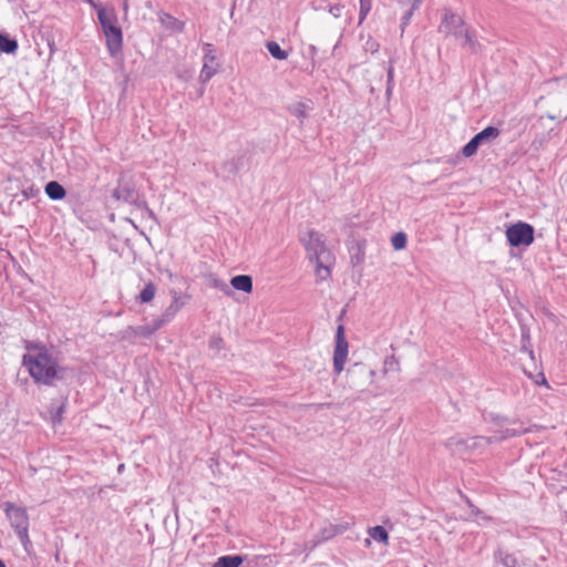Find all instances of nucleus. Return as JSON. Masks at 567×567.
Returning a JSON list of instances; mask_svg holds the SVG:
<instances>
[{"mask_svg":"<svg viewBox=\"0 0 567 567\" xmlns=\"http://www.w3.org/2000/svg\"><path fill=\"white\" fill-rule=\"evenodd\" d=\"M485 420L496 423V425L499 427L493 431V435H480L467 439L453 436L447 440V446L457 453L475 452L477 450H483L491 444L499 443L509 437L519 436L528 432V429L523 426L503 429V426L506 424H517V421H509L507 417L494 415L493 413H491L488 417L485 416Z\"/></svg>","mask_w":567,"mask_h":567,"instance_id":"f257e3e1","label":"nucleus"},{"mask_svg":"<svg viewBox=\"0 0 567 567\" xmlns=\"http://www.w3.org/2000/svg\"><path fill=\"white\" fill-rule=\"evenodd\" d=\"M23 364L37 383L51 386L55 380L64 378V368L59 365L56 359L47 349H41L33 355H23Z\"/></svg>","mask_w":567,"mask_h":567,"instance_id":"f03ea898","label":"nucleus"},{"mask_svg":"<svg viewBox=\"0 0 567 567\" xmlns=\"http://www.w3.org/2000/svg\"><path fill=\"white\" fill-rule=\"evenodd\" d=\"M305 245L309 259L316 264L317 276L320 280H326L330 276V267L333 264L331 251L326 247L321 236L316 231L309 233V239Z\"/></svg>","mask_w":567,"mask_h":567,"instance_id":"7ed1b4c3","label":"nucleus"},{"mask_svg":"<svg viewBox=\"0 0 567 567\" xmlns=\"http://www.w3.org/2000/svg\"><path fill=\"white\" fill-rule=\"evenodd\" d=\"M97 19L102 27L105 44L111 56H116L123 49V32L117 18L105 9L97 10Z\"/></svg>","mask_w":567,"mask_h":567,"instance_id":"20e7f679","label":"nucleus"},{"mask_svg":"<svg viewBox=\"0 0 567 567\" xmlns=\"http://www.w3.org/2000/svg\"><path fill=\"white\" fill-rule=\"evenodd\" d=\"M4 513L10 522L11 527L14 529L21 545L25 550L31 547L32 543L29 537V515L27 509L21 506H17L11 502L3 504Z\"/></svg>","mask_w":567,"mask_h":567,"instance_id":"39448f33","label":"nucleus"},{"mask_svg":"<svg viewBox=\"0 0 567 567\" xmlns=\"http://www.w3.org/2000/svg\"><path fill=\"white\" fill-rule=\"evenodd\" d=\"M506 238L513 247H527L534 241V227L527 223L519 221L506 229Z\"/></svg>","mask_w":567,"mask_h":567,"instance_id":"423d86ee","label":"nucleus"},{"mask_svg":"<svg viewBox=\"0 0 567 567\" xmlns=\"http://www.w3.org/2000/svg\"><path fill=\"white\" fill-rule=\"evenodd\" d=\"M173 298L171 305L165 309L161 318L153 321V331L161 329L164 324L171 322L176 313L188 302L190 296L176 290H171Z\"/></svg>","mask_w":567,"mask_h":567,"instance_id":"0eeeda50","label":"nucleus"},{"mask_svg":"<svg viewBox=\"0 0 567 567\" xmlns=\"http://www.w3.org/2000/svg\"><path fill=\"white\" fill-rule=\"evenodd\" d=\"M501 135V130L495 126H487L477 134H475L462 148V154L465 157H472L476 154L478 147L484 144H489L493 140Z\"/></svg>","mask_w":567,"mask_h":567,"instance_id":"6e6552de","label":"nucleus"},{"mask_svg":"<svg viewBox=\"0 0 567 567\" xmlns=\"http://www.w3.org/2000/svg\"><path fill=\"white\" fill-rule=\"evenodd\" d=\"M348 352L349 344L344 336V327L339 324L336 332V347L333 352V370L337 374L343 371Z\"/></svg>","mask_w":567,"mask_h":567,"instance_id":"1a4fd4ad","label":"nucleus"},{"mask_svg":"<svg viewBox=\"0 0 567 567\" xmlns=\"http://www.w3.org/2000/svg\"><path fill=\"white\" fill-rule=\"evenodd\" d=\"M350 527V523L340 524H328L322 527L318 534H316L310 540L307 542L306 546L310 550H313L324 542L332 539L333 537L343 534Z\"/></svg>","mask_w":567,"mask_h":567,"instance_id":"9d476101","label":"nucleus"},{"mask_svg":"<svg viewBox=\"0 0 567 567\" xmlns=\"http://www.w3.org/2000/svg\"><path fill=\"white\" fill-rule=\"evenodd\" d=\"M203 51V68L199 74V81L205 84L217 73L219 64L217 62L216 50L213 44L205 43Z\"/></svg>","mask_w":567,"mask_h":567,"instance_id":"9b49d317","label":"nucleus"},{"mask_svg":"<svg viewBox=\"0 0 567 567\" xmlns=\"http://www.w3.org/2000/svg\"><path fill=\"white\" fill-rule=\"evenodd\" d=\"M466 29L467 27L461 17L450 10L444 11V16L439 28L441 33L460 39Z\"/></svg>","mask_w":567,"mask_h":567,"instance_id":"f8f14e48","label":"nucleus"},{"mask_svg":"<svg viewBox=\"0 0 567 567\" xmlns=\"http://www.w3.org/2000/svg\"><path fill=\"white\" fill-rule=\"evenodd\" d=\"M246 166L245 155L234 156L229 159L224 161L219 167L215 169L217 177L224 181H231L236 175Z\"/></svg>","mask_w":567,"mask_h":567,"instance_id":"ddd939ff","label":"nucleus"},{"mask_svg":"<svg viewBox=\"0 0 567 567\" xmlns=\"http://www.w3.org/2000/svg\"><path fill=\"white\" fill-rule=\"evenodd\" d=\"M112 197L116 200L133 204L136 200V192L130 182L120 179L117 187L113 189Z\"/></svg>","mask_w":567,"mask_h":567,"instance_id":"4468645a","label":"nucleus"},{"mask_svg":"<svg viewBox=\"0 0 567 567\" xmlns=\"http://www.w3.org/2000/svg\"><path fill=\"white\" fill-rule=\"evenodd\" d=\"M230 285L236 290L250 292L252 290V278L248 275H237L230 279Z\"/></svg>","mask_w":567,"mask_h":567,"instance_id":"2eb2a0df","label":"nucleus"},{"mask_svg":"<svg viewBox=\"0 0 567 567\" xmlns=\"http://www.w3.org/2000/svg\"><path fill=\"white\" fill-rule=\"evenodd\" d=\"M45 194L52 200H61L65 197L66 192L59 182L51 181L45 185Z\"/></svg>","mask_w":567,"mask_h":567,"instance_id":"dca6fc26","label":"nucleus"},{"mask_svg":"<svg viewBox=\"0 0 567 567\" xmlns=\"http://www.w3.org/2000/svg\"><path fill=\"white\" fill-rule=\"evenodd\" d=\"M287 110L291 115L300 120L302 124L303 120L308 117V111L311 110V107L305 102H296L288 105Z\"/></svg>","mask_w":567,"mask_h":567,"instance_id":"f3484780","label":"nucleus"},{"mask_svg":"<svg viewBox=\"0 0 567 567\" xmlns=\"http://www.w3.org/2000/svg\"><path fill=\"white\" fill-rule=\"evenodd\" d=\"M244 561L240 555H225L220 556L213 565V567H239Z\"/></svg>","mask_w":567,"mask_h":567,"instance_id":"a211bd4d","label":"nucleus"},{"mask_svg":"<svg viewBox=\"0 0 567 567\" xmlns=\"http://www.w3.org/2000/svg\"><path fill=\"white\" fill-rule=\"evenodd\" d=\"M19 45L16 39L10 38L7 33H0V52L13 54Z\"/></svg>","mask_w":567,"mask_h":567,"instance_id":"6ab92c4d","label":"nucleus"},{"mask_svg":"<svg viewBox=\"0 0 567 567\" xmlns=\"http://www.w3.org/2000/svg\"><path fill=\"white\" fill-rule=\"evenodd\" d=\"M162 23L166 29H169L174 32H183L185 29V22L174 18L173 16L166 13L162 18Z\"/></svg>","mask_w":567,"mask_h":567,"instance_id":"aec40b11","label":"nucleus"},{"mask_svg":"<svg viewBox=\"0 0 567 567\" xmlns=\"http://www.w3.org/2000/svg\"><path fill=\"white\" fill-rule=\"evenodd\" d=\"M495 558L504 567H516L517 566L516 557L513 554H509L502 549L496 551Z\"/></svg>","mask_w":567,"mask_h":567,"instance_id":"412c9836","label":"nucleus"},{"mask_svg":"<svg viewBox=\"0 0 567 567\" xmlns=\"http://www.w3.org/2000/svg\"><path fill=\"white\" fill-rule=\"evenodd\" d=\"M266 48L272 58L277 60H286L288 58V52L282 50L280 45L275 41H268L266 43Z\"/></svg>","mask_w":567,"mask_h":567,"instance_id":"4be33fe9","label":"nucleus"},{"mask_svg":"<svg viewBox=\"0 0 567 567\" xmlns=\"http://www.w3.org/2000/svg\"><path fill=\"white\" fill-rule=\"evenodd\" d=\"M369 535L378 543L388 544L389 534L383 526H374L370 528Z\"/></svg>","mask_w":567,"mask_h":567,"instance_id":"5701e85b","label":"nucleus"},{"mask_svg":"<svg viewBox=\"0 0 567 567\" xmlns=\"http://www.w3.org/2000/svg\"><path fill=\"white\" fill-rule=\"evenodd\" d=\"M155 292H156V287L152 281H150L148 284H146L144 286V288L140 292L138 299L142 303L150 302L154 299Z\"/></svg>","mask_w":567,"mask_h":567,"instance_id":"b1692460","label":"nucleus"},{"mask_svg":"<svg viewBox=\"0 0 567 567\" xmlns=\"http://www.w3.org/2000/svg\"><path fill=\"white\" fill-rule=\"evenodd\" d=\"M460 40L463 41L462 47L467 48L473 52L477 50L478 42L474 39V34L468 30V28L464 31Z\"/></svg>","mask_w":567,"mask_h":567,"instance_id":"393cba45","label":"nucleus"},{"mask_svg":"<svg viewBox=\"0 0 567 567\" xmlns=\"http://www.w3.org/2000/svg\"><path fill=\"white\" fill-rule=\"evenodd\" d=\"M420 4H421V0H413L411 8L402 16V18H401L402 31L404 30V28L406 25H409L414 11L420 8Z\"/></svg>","mask_w":567,"mask_h":567,"instance_id":"a878e982","label":"nucleus"},{"mask_svg":"<svg viewBox=\"0 0 567 567\" xmlns=\"http://www.w3.org/2000/svg\"><path fill=\"white\" fill-rule=\"evenodd\" d=\"M406 235L402 231L395 233L391 238V244L395 250H401L406 246Z\"/></svg>","mask_w":567,"mask_h":567,"instance_id":"bb28decb","label":"nucleus"},{"mask_svg":"<svg viewBox=\"0 0 567 567\" xmlns=\"http://www.w3.org/2000/svg\"><path fill=\"white\" fill-rule=\"evenodd\" d=\"M360 1V12H359V24H361L372 8V0H359Z\"/></svg>","mask_w":567,"mask_h":567,"instance_id":"cd10ccee","label":"nucleus"},{"mask_svg":"<svg viewBox=\"0 0 567 567\" xmlns=\"http://www.w3.org/2000/svg\"><path fill=\"white\" fill-rule=\"evenodd\" d=\"M65 411V403H62L61 405L56 408L51 409V419L53 423H60L63 417V413Z\"/></svg>","mask_w":567,"mask_h":567,"instance_id":"c85d7f7f","label":"nucleus"},{"mask_svg":"<svg viewBox=\"0 0 567 567\" xmlns=\"http://www.w3.org/2000/svg\"><path fill=\"white\" fill-rule=\"evenodd\" d=\"M363 49L365 52H371L372 54L377 53L380 49L379 42L372 37H368L363 44Z\"/></svg>","mask_w":567,"mask_h":567,"instance_id":"c756f323","label":"nucleus"},{"mask_svg":"<svg viewBox=\"0 0 567 567\" xmlns=\"http://www.w3.org/2000/svg\"><path fill=\"white\" fill-rule=\"evenodd\" d=\"M470 509H471V513L476 516V517H481L482 519L484 520H489V517L486 516L480 508H477L474 504H472V502L470 499L466 501Z\"/></svg>","mask_w":567,"mask_h":567,"instance_id":"7c9ffc66","label":"nucleus"},{"mask_svg":"<svg viewBox=\"0 0 567 567\" xmlns=\"http://www.w3.org/2000/svg\"><path fill=\"white\" fill-rule=\"evenodd\" d=\"M224 341L220 337L213 336L209 339V348L219 351L223 348Z\"/></svg>","mask_w":567,"mask_h":567,"instance_id":"2f4dec72","label":"nucleus"},{"mask_svg":"<svg viewBox=\"0 0 567 567\" xmlns=\"http://www.w3.org/2000/svg\"><path fill=\"white\" fill-rule=\"evenodd\" d=\"M213 286L227 295L230 293V289L224 280L215 278L213 280Z\"/></svg>","mask_w":567,"mask_h":567,"instance_id":"473e14b6","label":"nucleus"},{"mask_svg":"<svg viewBox=\"0 0 567 567\" xmlns=\"http://www.w3.org/2000/svg\"><path fill=\"white\" fill-rule=\"evenodd\" d=\"M384 364H385V370L386 371H389V370H398V368H399V362L396 361L394 355H391V357L386 358L385 361H384Z\"/></svg>","mask_w":567,"mask_h":567,"instance_id":"72a5a7b5","label":"nucleus"},{"mask_svg":"<svg viewBox=\"0 0 567 567\" xmlns=\"http://www.w3.org/2000/svg\"><path fill=\"white\" fill-rule=\"evenodd\" d=\"M386 83L394 84V66L392 60H390L389 68L386 69Z\"/></svg>","mask_w":567,"mask_h":567,"instance_id":"f704fd0d","label":"nucleus"},{"mask_svg":"<svg viewBox=\"0 0 567 567\" xmlns=\"http://www.w3.org/2000/svg\"><path fill=\"white\" fill-rule=\"evenodd\" d=\"M342 6L341 4H333V6H330L329 7V12L334 17V18H339L341 16V11H342Z\"/></svg>","mask_w":567,"mask_h":567,"instance_id":"c9c22d12","label":"nucleus"},{"mask_svg":"<svg viewBox=\"0 0 567 567\" xmlns=\"http://www.w3.org/2000/svg\"><path fill=\"white\" fill-rule=\"evenodd\" d=\"M393 87H394V84H389V83H386L385 94H386V96H388V97H390V96H391L392 91H393Z\"/></svg>","mask_w":567,"mask_h":567,"instance_id":"e433bc0d","label":"nucleus"},{"mask_svg":"<svg viewBox=\"0 0 567 567\" xmlns=\"http://www.w3.org/2000/svg\"><path fill=\"white\" fill-rule=\"evenodd\" d=\"M522 349H523L524 351H527V352L529 353V355L533 358V355H534L533 350L528 349L525 344H523Z\"/></svg>","mask_w":567,"mask_h":567,"instance_id":"4c0bfd02","label":"nucleus"},{"mask_svg":"<svg viewBox=\"0 0 567 567\" xmlns=\"http://www.w3.org/2000/svg\"><path fill=\"white\" fill-rule=\"evenodd\" d=\"M310 51H311V53H312V54H315V53H316V51H317L316 47H315V45H311V47H310Z\"/></svg>","mask_w":567,"mask_h":567,"instance_id":"58836bf2","label":"nucleus"},{"mask_svg":"<svg viewBox=\"0 0 567 567\" xmlns=\"http://www.w3.org/2000/svg\"><path fill=\"white\" fill-rule=\"evenodd\" d=\"M0 567H6V564L1 559H0Z\"/></svg>","mask_w":567,"mask_h":567,"instance_id":"ea45409f","label":"nucleus"},{"mask_svg":"<svg viewBox=\"0 0 567 567\" xmlns=\"http://www.w3.org/2000/svg\"><path fill=\"white\" fill-rule=\"evenodd\" d=\"M123 467H124V464H121V465L118 466V471H123Z\"/></svg>","mask_w":567,"mask_h":567,"instance_id":"a19ab883","label":"nucleus"},{"mask_svg":"<svg viewBox=\"0 0 567 567\" xmlns=\"http://www.w3.org/2000/svg\"><path fill=\"white\" fill-rule=\"evenodd\" d=\"M123 467H124V464H121V465L118 466V471H123Z\"/></svg>","mask_w":567,"mask_h":567,"instance_id":"79ce46f5","label":"nucleus"}]
</instances>
